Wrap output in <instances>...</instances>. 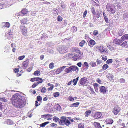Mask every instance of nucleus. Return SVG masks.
Here are the masks:
<instances>
[{
  "instance_id": "nucleus-1",
  "label": "nucleus",
  "mask_w": 128,
  "mask_h": 128,
  "mask_svg": "<svg viewBox=\"0 0 128 128\" xmlns=\"http://www.w3.org/2000/svg\"><path fill=\"white\" fill-rule=\"evenodd\" d=\"M26 100L24 96L16 93L11 99V102L17 108H21L25 105Z\"/></svg>"
},
{
  "instance_id": "nucleus-2",
  "label": "nucleus",
  "mask_w": 128,
  "mask_h": 128,
  "mask_svg": "<svg viewBox=\"0 0 128 128\" xmlns=\"http://www.w3.org/2000/svg\"><path fill=\"white\" fill-rule=\"evenodd\" d=\"M106 8L108 12L112 14H114L116 10L114 6L112 4L109 3H108L106 5Z\"/></svg>"
},
{
  "instance_id": "nucleus-3",
  "label": "nucleus",
  "mask_w": 128,
  "mask_h": 128,
  "mask_svg": "<svg viewBox=\"0 0 128 128\" xmlns=\"http://www.w3.org/2000/svg\"><path fill=\"white\" fill-rule=\"evenodd\" d=\"M57 49L60 53V54L68 52L66 48L64 46H59L57 48Z\"/></svg>"
},
{
  "instance_id": "nucleus-4",
  "label": "nucleus",
  "mask_w": 128,
  "mask_h": 128,
  "mask_svg": "<svg viewBox=\"0 0 128 128\" xmlns=\"http://www.w3.org/2000/svg\"><path fill=\"white\" fill-rule=\"evenodd\" d=\"M83 56L82 53H80L76 54L74 56L73 60L75 61L77 60H80L82 58Z\"/></svg>"
},
{
  "instance_id": "nucleus-5",
  "label": "nucleus",
  "mask_w": 128,
  "mask_h": 128,
  "mask_svg": "<svg viewBox=\"0 0 128 128\" xmlns=\"http://www.w3.org/2000/svg\"><path fill=\"white\" fill-rule=\"evenodd\" d=\"M97 48L99 50L100 52L101 53H102L103 52L107 53L108 52L107 51V49L104 48L102 46H98Z\"/></svg>"
},
{
  "instance_id": "nucleus-6",
  "label": "nucleus",
  "mask_w": 128,
  "mask_h": 128,
  "mask_svg": "<svg viewBox=\"0 0 128 128\" xmlns=\"http://www.w3.org/2000/svg\"><path fill=\"white\" fill-rule=\"evenodd\" d=\"M20 30L23 34L24 36H26L27 32V28L25 26H20Z\"/></svg>"
},
{
  "instance_id": "nucleus-7",
  "label": "nucleus",
  "mask_w": 128,
  "mask_h": 128,
  "mask_svg": "<svg viewBox=\"0 0 128 128\" xmlns=\"http://www.w3.org/2000/svg\"><path fill=\"white\" fill-rule=\"evenodd\" d=\"M87 78L86 77H84L81 78L79 81L80 84H79L80 86H81V85L84 84L87 81Z\"/></svg>"
},
{
  "instance_id": "nucleus-8",
  "label": "nucleus",
  "mask_w": 128,
  "mask_h": 128,
  "mask_svg": "<svg viewBox=\"0 0 128 128\" xmlns=\"http://www.w3.org/2000/svg\"><path fill=\"white\" fill-rule=\"evenodd\" d=\"M28 12V10L26 9H23L21 11V12H19L18 14V16H24V15L26 14Z\"/></svg>"
},
{
  "instance_id": "nucleus-9",
  "label": "nucleus",
  "mask_w": 128,
  "mask_h": 128,
  "mask_svg": "<svg viewBox=\"0 0 128 128\" xmlns=\"http://www.w3.org/2000/svg\"><path fill=\"white\" fill-rule=\"evenodd\" d=\"M113 42L117 45H120L122 43V41L119 39L116 38L113 40Z\"/></svg>"
},
{
  "instance_id": "nucleus-10",
  "label": "nucleus",
  "mask_w": 128,
  "mask_h": 128,
  "mask_svg": "<svg viewBox=\"0 0 128 128\" xmlns=\"http://www.w3.org/2000/svg\"><path fill=\"white\" fill-rule=\"evenodd\" d=\"M120 110V108L116 106L113 109V112L114 113V114H117L118 112H119Z\"/></svg>"
},
{
  "instance_id": "nucleus-11",
  "label": "nucleus",
  "mask_w": 128,
  "mask_h": 128,
  "mask_svg": "<svg viewBox=\"0 0 128 128\" xmlns=\"http://www.w3.org/2000/svg\"><path fill=\"white\" fill-rule=\"evenodd\" d=\"M61 118L62 119L64 120V124H66L67 126H68L70 124V122L68 120L66 119V117L62 116L61 117Z\"/></svg>"
},
{
  "instance_id": "nucleus-12",
  "label": "nucleus",
  "mask_w": 128,
  "mask_h": 128,
  "mask_svg": "<svg viewBox=\"0 0 128 128\" xmlns=\"http://www.w3.org/2000/svg\"><path fill=\"white\" fill-rule=\"evenodd\" d=\"M102 116L101 113L99 112H96L95 113L94 116V118L96 119L100 118Z\"/></svg>"
},
{
  "instance_id": "nucleus-13",
  "label": "nucleus",
  "mask_w": 128,
  "mask_h": 128,
  "mask_svg": "<svg viewBox=\"0 0 128 128\" xmlns=\"http://www.w3.org/2000/svg\"><path fill=\"white\" fill-rule=\"evenodd\" d=\"M28 64V61L26 60L24 61L22 63L23 68L24 69H26L27 67Z\"/></svg>"
},
{
  "instance_id": "nucleus-14",
  "label": "nucleus",
  "mask_w": 128,
  "mask_h": 128,
  "mask_svg": "<svg viewBox=\"0 0 128 128\" xmlns=\"http://www.w3.org/2000/svg\"><path fill=\"white\" fill-rule=\"evenodd\" d=\"M106 77L109 79V80L111 81L112 80L114 77V76L112 74L109 73L107 75Z\"/></svg>"
},
{
  "instance_id": "nucleus-15",
  "label": "nucleus",
  "mask_w": 128,
  "mask_h": 128,
  "mask_svg": "<svg viewBox=\"0 0 128 128\" xmlns=\"http://www.w3.org/2000/svg\"><path fill=\"white\" fill-rule=\"evenodd\" d=\"M2 24V26L6 28H9L10 26V24L8 22H4Z\"/></svg>"
},
{
  "instance_id": "nucleus-16",
  "label": "nucleus",
  "mask_w": 128,
  "mask_h": 128,
  "mask_svg": "<svg viewBox=\"0 0 128 128\" xmlns=\"http://www.w3.org/2000/svg\"><path fill=\"white\" fill-rule=\"evenodd\" d=\"M96 44L94 40L90 39L88 43V45L90 46V45L94 46Z\"/></svg>"
},
{
  "instance_id": "nucleus-17",
  "label": "nucleus",
  "mask_w": 128,
  "mask_h": 128,
  "mask_svg": "<svg viewBox=\"0 0 128 128\" xmlns=\"http://www.w3.org/2000/svg\"><path fill=\"white\" fill-rule=\"evenodd\" d=\"M72 66H70L69 68H66L64 70V71L67 73H68L70 72L72 70Z\"/></svg>"
},
{
  "instance_id": "nucleus-18",
  "label": "nucleus",
  "mask_w": 128,
  "mask_h": 128,
  "mask_svg": "<svg viewBox=\"0 0 128 128\" xmlns=\"http://www.w3.org/2000/svg\"><path fill=\"white\" fill-rule=\"evenodd\" d=\"M94 125L96 128H102L100 124L99 123L95 122L94 123Z\"/></svg>"
},
{
  "instance_id": "nucleus-19",
  "label": "nucleus",
  "mask_w": 128,
  "mask_h": 128,
  "mask_svg": "<svg viewBox=\"0 0 128 128\" xmlns=\"http://www.w3.org/2000/svg\"><path fill=\"white\" fill-rule=\"evenodd\" d=\"M100 91L103 93H106V89L104 86H102L100 87Z\"/></svg>"
},
{
  "instance_id": "nucleus-20",
  "label": "nucleus",
  "mask_w": 128,
  "mask_h": 128,
  "mask_svg": "<svg viewBox=\"0 0 128 128\" xmlns=\"http://www.w3.org/2000/svg\"><path fill=\"white\" fill-rule=\"evenodd\" d=\"M123 19L128 21V13H126L123 15Z\"/></svg>"
},
{
  "instance_id": "nucleus-21",
  "label": "nucleus",
  "mask_w": 128,
  "mask_h": 128,
  "mask_svg": "<svg viewBox=\"0 0 128 128\" xmlns=\"http://www.w3.org/2000/svg\"><path fill=\"white\" fill-rule=\"evenodd\" d=\"M105 122L107 124H112L113 123V120L112 119H108L106 120Z\"/></svg>"
},
{
  "instance_id": "nucleus-22",
  "label": "nucleus",
  "mask_w": 128,
  "mask_h": 128,
  "mask_svg": "<svg viewBox=\"0 0 128 128\" xmlns=\"http://www.w3.org/2000/svg\"><path fill=\"white\" fill-rule=\"evenodd\" d=\"M124 30H120L118 31V35L120 36H121L124 34Z\"/></svg>"
},
{
  "instance_id": "nucleus-23",
  "label": "nucleus",
  "mask_w": 128,
  "mask_h": 128,
  "mask_svg": "<svg viewBox=\"0 0 128 128\" xmlns=\"http://www.w3.org/2000/svg\"><path fill=\"white\" fill-rule=\"evenodd\" d=\"M121 39L123 40L128 39V34H125L123 35L121 38Z\"/></svg>"
},
{
  "instance_id": "nucleus-24",
  "label": "nucleus",
  "mask_w": 128,
  "mask_h": 128,
  "mask_svg": "<svg viewBox=\"0 0 128 128\" xmlns=\"http://www.w3.org/2000/svg\"><path fill=\"white\" fill-rule=\"evenodd\" d=\"M122 47L126 48L127 46V43L126 41H124L123 43H122L120 45Z\"/></svg>"
},
{
  "instance_id": "nucleus-25",
  "label": "nucleus",
  "mask_w": 128,
  "mask_h": 128,
  "mask_svg": "<svg viewBox=\"0 0 128 128\" xmlns=\"http://www.w3.org/2000/svg\"><path fill=\"white\" fill-rule=\"evenodd\" d=\"M91 111L90 110H87L85 113L86 116L88 117V116L91 114Z\"/></svg>"
},
{
  "instance_id": "nucleus-26",
  "label": "nucleus",
  "mask_w": 128,
  "mask_h": 128,
  "mask_svg": "<svg viewBox=\"0 0 128 128\" xmlns=\"http://www.w3.org/2000/svg\"><path fill=\"white\" fill-rule=\"evenodd\" d=\"M73 51L77 53V54L81 53L80 50L77 48H73Z\"/></svg>"
},
{
  "instance_id": "nucleus-27",
  "label": "nucleus",
  "mask_w": 128,
  "mask_h": 128,
  "mask_svg": "<svg viewBox=\"0 0 128 128\" xmlns=\"http://www.w3.org/2000/svg\"><path fill=\"white\" fill-rule=\"evenodd\" d=\"M79 104L80 103L79 102L75 103H73L71 104L70 105V106L77 107L78 106Z\"/></svg>"
},
{
  "instance_id": "nucleus-28",
  "label": "nucleus",
  "mask_w": 128,
  "mask_h": 128,
  "mask_svg": "<svg viewBox=\"0 0 128 128\" xmlns=\"http://www.w3.org/2000/svg\"><path fill=\"white\" fill-rule=\"evenodd\" d=\"M36 81H37L36 82L38 84H39L42 83L43 82V80L42 78L38 77H37V79Z\"/></svg>"
},
{
  "instance_id": "nucleus-29",
  "label": "nucleus",
  "mask_w": 128,
  "mask_h": 128,
  "mask_svg": "<svg viewBox=\"0 0 128 128\" xmlns=\"http://www.w3.org/2000/svg\"><path fill=\"white\" fill-rule=\"evenodd\" d=\"M28 22V20L26 18H24L22 19L21 22L22 24H24L27 23Z\"/></svg>"
},
{
  "instance_id": "nucleus-30",
  "label": "nucleus",
  "mask_w": 128,
  "mask_h": 128,
  "mask_svg": "<svg viewBox=\"0 0 128 128\" xmlns=\"http://www.w3.org/2000/svg\"><path fill=\"white\" fill-rule=\"evenodd\" d=\"M49 122H46L42 123L40 125V126L42 127H44L46 124H48Z\"/></svg>"
},
{
  "instance_id": "nucleus-31",
  "label": "nucleus",
  "mask_w": 128,
  "mask_h": 128,
  "mask_svg": "<svg viewBox=\"0 0 128 128\" xmlns=\"http://www.w3.org/2000/svg\"><path fill=\"white\" fill-rule=\"evenodd\" d=\"M108 66L107 64H105L103 66L102 68L103 70H105L108 68Z\"/></svg>"
},
{
  "instance_id": "nucleus-32",
  "label": "nucleus",
  "mask_w": 128,
  "mask_h": 128,
  "mask_svg": "<svg viewBox=\"0 0 128 128\" xmlns=\"http://www.w3.org/2000/svg\"><path fill=\"white\" fill-rule=\"evenodd\" d=\"M34 74L36 76H39L40 74V71L36 70L34 72Z\"/></svg>"
},
{
  "instance_id": "nucleus-33",
  "label": "nucleus",
  "mask_w": 128,
  "mask_h": 128,
  "mask_svg": "<svg viewBox=\"0 0 128 128\" xmlns=\"http://www.w3.org/2000/svg\"><path fill=\"white\" fill-rule=\"evenodd\" d=\"M58 122L59 124L62 125H64V119H62V120H59Z\"/></svg>"
},
{
  "instance_id": "nucleus-34",
  "label": "nucleus",
  "mask_w": 128,
  "mask_h": 128,
  "mask_svg": "<svg viewBox=\"0 0 128 128\" xmlns=\"http://www.w3.org/2000/svg\"><path fill=\"white\" fill-rule=\"evenodd\" d=\"M6 123L8 124H13V122L10 120H7L6 121Z\"/></svg>"
},
{
  "instance_id": "nucleus-35",
  "label": "nucleus",
  "mask_w": 128,
  "mask_h": 128,
  "mask_svg": "<svg viewBox=\"0 0 128 128\" xmlns=\"http://www.w3.org/2000/svg\"><path fill=\"white\" fill-rule=\"evenodd\" d=\"M90 65L92 67H94L96 66V62H91L89 63Z\"/></svg>"
},
{
  "instance_id": "nucleus-36",
  "label": "nucleus",
  "mask_w": 128,
  "mask_h": 128,
  "mask_svg": "<svg viewBox=\"0 0 128 128\" xmlns=\"http://www.w3.org/2000/svg\"><path fill=\"white\" fill-rule=\"evenodd\" d=\"M85 41L83 40H82L79 44V46L81 47L83 46L84 44L85 43Z\"/></svg>"
},
{
  "instance_id": "nucleus-37",
  "label": "nucleus",
  "mask_w": 128,
  "mask_h": 128,
  "mask_svg": "<svg viewBox=\"0 0 128 128\" xmlns=\"http://www.w3.org/2000/svg\"><path fill=\"white\" fill-rule=\"evenodd\" d=\"M72 70L73 71H75L76 70L78 71V68L76 66H72Z\"/></svg>"
},
{
  "instance_id": "nucleus-38",
  "label": "nucleus",
  "mask_w": 128,
  "mask_h": 128,
  "mask_svg": "<svg viewBox=\"0 0 128 128\" xmlns=\"http://www.w3.org/2000/svg\"><path fill=\"white\" fill-rule=\"evenodd\" d=\"M82 66L84 67H85V66H86V69H87L88 67V63L86 62H84V64H82Z\"/></svg>"
},
{
  "instance_id": "nucleus-39",
  "label": "nucleus",
  "mask_w": 128,
  "mask_h": 128,
  "mask_svg": "<svg viewBox=\"0 0 128 128\" xmlns=\"http://www.w3.org/2000/svg\"><path fill=\"white\" fill-rule=\"evenodd\" d=\"M78 128H84V125L83 123H81L78 125Z\"/></svg>"
},
{
  "instance_id": "nucleus-40",
  "label": "nucleus",
  "mask_w": 128,
  "mask_h": 128,
  "mask_svg": "<svg viewBox=\"0 0 128 128\" xmlns=\"http://www.w3.org/2000/svg\"><path fill=\"white\" fill-rule=\"evenodd\" d=\"M112 59H108L106 62V63L107 64H110L112 63Z\"/></svg>"
},
{
  "instance_id": "nucleus-41",
  "label": "nucleus",
  "mask_w": 128,
  "mask_h": 128,
  "mask_svg": "<svg viewBox=\"0 0 128 128\" xmlns=\"http://www.w3.org/2000/svg\"><path fill=\"white\" fill-rule=\"evenodd\" d=\"M61 72L59 68H58L56 70L55 72L56 74H58Z\"/></svg>"
},
{
  "instance_id": "nucleus-42",
  "label": "nucleus",
  "mask_w": 128,
  "mask_h": 128,
  "mask_svg": "<svg viewBox=\"0 0 128 128\" xmlns=\"http://www.w3.org/2000/svg\"><path fill=\"white\" fill-rule=\"evenodd\" d=\"M60 119L56 116H54L53 118V120L55 122H57L59 121Z\"/></svg>"
},
{
  "instance_id": "nucleus-43",
  "label": "nucleus",
  "mask_w": 128,
  "mask_h": 128,
  "mask_svg": "<svg viewBox=\"0 0 128 128\" xmlns=\"http://www.w3.org/2000/svg\"><path fill=\"white\" fill-rule=\"evenodd\" d=\"M13 34V32H11V30H10V32L8 33H6V36H7V35L8 36V35H9V36H11L12 37Z\"/></svg>"
},
{
  "instance_id": "nucleus-44",
  "label": "nucleus",
  "mask_w": 128,
  "mask_h": 128,
  "mask_svg": "<svg viewBox=\"0 0 128 128\" xmlns=\"http://www.w3.org/2000/svg\"><path fill=\"white\" fill-rule=\"evenodd\" d=\"M54 64L52 62L49 65V67L50 68L52 69L54 67Z\"/></svg>"
},
{
  "instance_id": "nucleus-45",
  "label": "nucleus",
  "mask_w": 128,
  "mask_h": 128,
  "mask_svg": "<svg viewBox=\"0 0 128 128\" xmlns=\"http://www.w3.org/2000/svg\"><path fill=\"white\" fill-rule=\"evenodd\" d=\"M91 10L92 14H93L95 15L96 14V12L94 8V7L92 8L91 9Z\"/></svg>"
},
{
  "instance_id": "nucleus-46",
  "label": "nucleus",
  "mask_w": 128,
  "mask_h": 128,
  "mask_svg": "<svg viewBox=\"0 0 128 128\" xmlns=\"http://www.w3.org/2000/svg\"><path fill=\"white\" fill-rule=\"evenodd\" d=\"M53 96L54 97H57L60 95V93L59 92H56L53 94Z\"/></svg>"
},
{
  "instance_id": "nucleus-47",
  "label": "nucleus",
  "mask_w": 128,
  "mask_h": 128,
  "mask_svg": "<svg viewBox=\"0 0 128 128\" xmlns=\"http://www.w3.org/2000/svg\"><path fill=\"white\" fill-rule=\"evenodd\" d=\"M0 100L1 101L4 102H7V100L4 97H3L2 98H0Z\"/></svg>"
},
{
  "instance_id": "nucleus-48",
  "label": "nucleus",
  "mask_w": 128,
  "mask_h": 128,
  "mask_svg": "<svg viewBox=\"0 0 128 128\" xmlns=\"http://www.w3.org/2000/svg\"><path fill=\"white\" fill-rule=\"evenodd\" d=\"M62 18L59 16H58L57 18V20L59 22L61 21L62 20Z\"/></svg>"
},
{
  "instance_id": "nucleus-49",
  "label": "nucleus",
  "mask_w": 128,
  "mask_h": 128,
  "mask_svg": "<svg viewBox=\"0 0 128 128\" xmlns=\"http://www.w3.org/2000/svg\"><path fill=\"white\" fill-rule=\"evenodd\" d=\"M37 99L38 101H41L42 100V98L41 96H37Z\"/></svg>"
},
{
  "instance_id": "nucleus-50",
  "label": "nucleus",
  "mask_w": 128,
  "mask_h": 128,
  "mask_svg": "<svg viewBox=\"0 0 128 128\" xmlns=\"http://www.w3.org/2000/svg\"><path fill=\"white\" fill-rule=\"evenodd\" d=\"M71 55L70 54H68L65 56V57L66 59H68L71 57Z\"/></svg>"
},
{
  "instance_id": "nucleus-51",
  "label": "nucleus",
  "mask_w": 128,
  "mask_h": 128,
  "mask_svg": "<svg viewBox=\"0 0 128 128\" xmlns=\"http://www.w3.org/2000/svg\"><path fill=\"white\" fill-rule=\"evenodd\" d=\"M37 79V77L32 78L31 79L30 81L32 82H34L35 81H36Z\"/></svg>"
},
{
  "instance_id": "nucleus-52",
  "label": "nucleus",
  "mask_w": 128,
  "mask_h": 128,
  "mask_svg": "<svg viewBox=\"0 0 128 128\" xmlns=\"http://www.w3.org/2000/svg\"><path fill=\"white\" fill-rule=\"evenodd\" d=\"M46 88L45 87H43L41 90V92L43 93H45L46 92Z\"/></svg>"
},
{
  "instance_id": "nucleus-53",
  "label": "nucleus",
  "mask_w": 128,
  "mask_h": 128,
  "mask_svg": "<svg viewBox=\"0 0 128 128\" xmlns=\"http://www.w3.org/2000/svg\"><path fill=\"white\" fill-rule=\"evenodd\" d=\"M25 57V56L24 55H23L22 56H19L18 59L19 60H22L23 58H24Z\"/></svg>"
},
{
  "instance_id": "nucleus-54",
  "label": "nucleus",
  "mask_w": 128,
  "mask_h": 128,
  "mask_svg": "<svg viewBox=\"0 0 128 128\" xmlns=\"http://www.w3.org/2000/svg\"><path fill=\"white\" fill-rule=\"evenodd\" d=\"M120 82L121 83H123L125 82V81L124 79L121 78L120 80Z\"/></svg>"
},
{
  "instance_id": "nucleus-55",
  "label": "nucleus",
  "mask_w": 128,
  "mask_h": 128,
  "mask_svg": "<svg viewBox=\"0 0 128 128\" xmlns=\"http://www.w3.org/2000/svg\"><path fill=\"white\" fill-rule=\"evenodd\" d=\"M69 100L70 101H74V99L73 97L70 96L69 97Z\"/></svg>"
},
{
  "instance_id": "nucleus-56",
  "label": "nucleus",
  "mask_w": 128,
  "mask_h": 128,
  "mask_svg": "<svg viewBox=\"0 0 128 128\" xmlns=\"http://www.w3.org/2000/svg\"><path fill=\"white\" fill-rule=\"evenodd\" d=\"M98 32L97 30H94L93 32V34L94 36H96L98 34Z\"/></svg>"
},
{
  "instance_id": "nucleus-57",
  "label": "nucleus",
  "mask_w": 128,
  "mask_h": 128,
  "mask_svg": "<svg viewBox=\"0 0 128 128\" xmlns=\"http://www.w3.org/2000/svg\"><path fill=\"white\" fill-rule=\"evenodd\" d=\"M67 66H63L61 67H60V70L62 72L64 70V69Z\"/></svg>"
},
{
  "instance_id": "nucleus-58",
  "label": "nucleus",
  "mask_w": 128,
  "mask_h": 128,
  "mask_svg": "<svg viewBox=\"0 0 128 128\" xmlns=\"http://www.w3.org/2000/svg\"><path fill=\"white\" fill-rule=\"evenodd\" d=\"M38 84L36 82L34 83L32 86V87L33 88L35 87L36 86L38 85Z\"/></svg>"
},
{
  "instance_id": "nucleus-59",
  "label": "nucleus",
  "mask_w": 128,
  "mask_h": 128,
  "mask_svg": "<svg viewBox=\"0 0 128 128\" xmlns=\"http://www.w3.org/2000/svg\"><path fill=\"white\" fill-rule=\"evenodd\" d=\"M50 126H51L52 127H55V128H56L57 126V124L54 123L51 124H50Z\"/></svg>"
},
{
  "instance_id": "nucleus-60",
  "label": "nucleus",
  "mask_w": 128,
  "mask_h": 128,
  "mask_svg": "<svg viewBox=\"0 0 128 128\" xmlns=\"http://www.w3.org/2000/svg\"><path fill=\"white\" fill-rule=\"evenodd\" d=\"M102 62V60H96V62L98 64H100Z\"/></svg>"
},
{
  "instance_id": "nucleus-61",
  "label": "nucleus",
  "mask_w": 128,
  "mask_h": 128,
  "mask_svg": "<svg viewBox=\"0 0 128 128\" xmlns=\"http://www.w3.org/2000/svg\"><path fill=\"white\" fill-rule=\"evenodd\" d=\"M4 107L3 105H2V103L0 102V110H2Z\"/></svg>"
},
{
  "instance_id": "nucleus-62",
  "label": "nucleus",
  "mask_w": 128,
  "mask_h": 128,
  "mask_svg": "<svg viewBox=\"0 0 128 128\" xmlns=\"http://www.w3.org/2000/svg\"><path fill=\"white\" fill-rule=\"evenodd\" d=\"M52 12L53 14H55V15H56L58 14V13L56 10H52Z\"/></svg>"
},
{
  "instance_id": "nucleus-63",
  "label": "nucleus",
  "mask_w": 128,
  "mask_h": 128,
  "mask_svg": "<svg viewBox=\"0 0 128 128\" xmlns=\"http://www.w3.org/2000/svg\"><path fill=\"white\" fill-rule=\"evenodd\" d=\"M104 20L107 23H108V17L107 16H105L104 18Z\"/></svg>"
},
{
  "instance_id": "nucleus-64",
  "label": "nucleus",
  "mask_w": 128,
  "mask_h": 128,
  "mask_svg": "<svg viewBox=\"0 0 128 128\" xmlns=\"http://www.w3.org/2000/svg\"><path fill=\"white\" fill-rule=\"evenodd\" d=\"M87 14V11L86 10L83 13V17L84 18L86 16V15Z\"/></svg>"
}]
</instances>
